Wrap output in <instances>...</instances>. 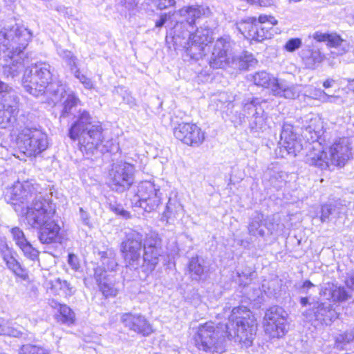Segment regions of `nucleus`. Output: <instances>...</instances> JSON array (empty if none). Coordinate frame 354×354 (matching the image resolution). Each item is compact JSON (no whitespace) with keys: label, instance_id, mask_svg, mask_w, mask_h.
<instances>
[{"label":"nucleus","instance_id":"nucleus-55","mask_svg":"<svg viewBox=\"0 0 354 354\" xmlns=\"http://www.w3.org/2000/svg\"><path fill=\"white\" fill-rule=\"evenodd\" d=\"M156 4L158 9L164 10L173 7L176 4L175 0H152Z\"/></svg>","mask_w":354,"mask_h":354},{"label":"nucleus","instance_id":"nucleus-37","mask_svg":"<svg viewBox=\"0 0 354 354\" xmlns=\"http://www.w3.org/2000/svg\"><path fill=\"white\" fill-rule=\"evenodd\" d=\"M143 250H160L161 249V240L158 235L154 232L147 234L145 240V243H142Z\"/></svg>","mask_w":354,"mask_h":354},{"label":"nucleus","instance_id":"nucleus-40","mask_svg":"<svg viewBox=\"0 0 354 354\" xmlns=\"http://www.w3.org/2000/svg\"><path fill=\"white\" fill-rule=\"evenodd\" d=\"M263 104H266V102L264 100H262L260 98H257V97L248 98V99H246L243 102V109L245 111H250L252 109H254L255 111H257L259 109H263V110L264 109H268L267 106H263Z\"/></svg>","mask_w":354,"mask_h":354},{"label":"nucleus","instance_id":"nucleus-23","mask_svg":"<svg viewBox=\"0 0 354 354\" xmlns=\"http://www.w3.org/2000/svg\"><path fill=\"white\" fill-rule=\"evenodd\" d=\"M161 253L160 250H151L150 248L148 250H144L139 269L146 274L151 273L159 263Z\"/></svg>","mask_w":354,"mask_h":354},{"label":"nucleus","instance_id":"nucleus-26","mask_svg":"<svg viewBox=\"0 0 354 354\" xmlns=\"http://www.w3.org/2000/svg\"><path fill=\"white\" fill-rule=\"evenodd\" d=\"M264 216L263 214L255 212L250 218L248 230L251 236H264L266 233L263 228Z\"/></svg>","mask_w":354,"mask_h":354},{"label":"nucleus","instance_id":"nucleus-20","mask_svg":"<svg viewBox=\"0 0 354 354\" xmlns=\"http://www.w3.org/2000/svg\"><path fill=\"white\" fill-rule=\"evenodd\" d=\"M337 313L333 308V305L328 303L317 302L312 309L306 312V317L313 320L315 319L322 324H330L337 318Z\"/></svg>","mask_w":354,"mask_h":354},{"label":"nucleus","instance_id":"nucleus-46","mask_svg":"<svg viewBox=\"0 0 354 354\" xmlns=\"http://www.w3.org/2000/svg\"><path fill=\"white\" fill-rule=\"evenodd\" d=\"M4 111H17L19 109V98L15 95H9L3 104Z\"/></svg>","mask_w":354,"mask_h":354},{"label":"nucleus","instance_id":"nucleus-57","mask_svg":"<svg viewBox=\"0 0 354 354\" xmlns=\"http://www.w3.org/2000/svg\"><path fill=\"white\" fill-rule=\"evenodd\" d=\"M176 217V214L174 212L171 203H169L166 206V209L163 213V218H165L167 223H169Z\"/></svg>","mask_w":354,"mask_h":354},{"label":"nucleus","instance_id":"nucleus-61","mask_svg":"<svg viewBox=\"0 0 354 354\" xmlns=\"http://www.w3.org/2000/svg\"><path fill=\"white\" fill-rule=\"evenodd\" d=\"M79 80L84 86L85 88L91 89L93 87V84L91 79L84 75H81Z\"/></svg>","mask_w":354,"mask_h":354},{"label":"nucleus","instance_id":"nucleus-53","mask_svg":"<svg viewBox=\"0 0 354 354\" xmlns=\"http://www.w3.org/2000/svg\"><path fill=\"white\" fill-rule=\"evenodd\" d=\"M240 1H245L252 6H258L260 7H271L274 5L273 0H239Z\"/></svg>","mask_w":354,"mask_h":354},{"label":"nucleus","instance_id":"nucleus-35","mask_svg":"<svg viewBox=\"0 0 354 354\" xmlns=\"http://www.w3.org/2000/svg\"><path fill=\"white\" fill-rule=\"evenodd\" d=\"M271 26L259 25L256 30H250V39L256 40L257 41H262L264 39L271 37L272 34L269 32L268 29H271Z\"/></svg>","mask_w":354,"mask_h":354},{"label":"nucleus","instance_id":"nucleus-25","mask_svg":"<svg viewBox=\"0 0 354 354\" xmlns=\"http://www.w3.org/2000/svg\"><path fill=\"white\" fill-rule=\"evenodd\" d=\"M323 295L328 299L334 301L343 302L351 297L350 292L344 287L337 286L334 284H327L323 290Z\"/></svg>","mask_w":354,"mask_h":354},{"label":"nucleus","instance_id":"nucleus-22","mask_svg":"<svg viewBox=\"0 0 354 354\" xmlns=\"http://www.w3.org/2000/svg\"><path fill=\"white\" fill-rule=\"evenodd\" d=\"M45 286L48 290L55 295L71 296L75 291L67 281L62 280L59 277L47 279Z\"/></svg>","mask_w":354,"mask_h":354},{"label":"nucleus","instance_id":"nucleus-24","mask_svg":"<svg viewBox=\"0 0 354 354\" xmlns=\"http://www.w3.org/2000/svg\"><path fill=\"white\" fill-rule=\"evenodd\" d=\"M257 63V60L253 55L245 51L239 55L234 53L228 66L241 71L248 69L249 67L254 66Z\"/></svg>","mask_w":354,"mask_h":354},{"label":"nucleus","instance_id":"nucleus-45","mask_svg":"<svg viewBox=\"0 0 354 354\" xmlns=\"http://www.w3.org/2000/svg\"><path fill=\"white\" fill-rule=\"evenodd\" d=\"M101 291L105 297L115 296L118 294V289L112 283H108L104 280L98 284Z\"/></svg>","mask_w":354,"mask_h":354},{"label":"nucleus","instance_id":"nucleus-28","mask_svg":"<svg viewBox=\"0 0 354 354\" xmlns=\"http://www.w3.org/2000/svg\"><path fill=\"white\" fill-rule=\"evenodd\" d=\"M252 80L257 86L268 88L272 86V89L275 88L276 84L278 83L277 80L270 76L266 71H260L252 75Z\"/></svg>","mask_w":354,"mask_h":354},{"label":"nucleus","instance_id":"nucleus-56","mask_svg":"<svg viewBox=\"0 0 354 354\" xmlns=\"http://www.w3.org/2000/svg\"><path fill=\"white\" fill-rule=\"evenodd\" d=\"M254 124L255 127H252V128L256 129L257 131L263 130L265 129L266 124L264 121V118L263 115H259L258 112H256L255 114H254Z\"/></svg>","mask_w":354,"mask_h":354},{"label":"nucleus","instance_id":"nucleus-17","mask_svg":"<svg viewBox=\"0 0 354 354\" xmlns=\"http://www.w3.org/2000/svg\"><path fill=\"white\" fill-rule=\"evenodd\" d=\"M176 139L192 147H198L205 140V133L194 123L182 122L174 129Z\"/></svg>","mask_w":354,"mask_h":354},{"label":"nucleus","instance_id":"nucleus-21","mask_svg":"<svg viewBox=\"0 0 354 354\" xmlns=\"http://www.w3.org/2000/svg\"><path fill=\"white\" fill-rule=\"evenodd\" d=\"M280 137L282 145L280 151L285 150L288 154L296 156L297 153L302 150L303 146L294 133L293 127L291 124H283Z\"/></svg>","mask_w":354,"mask_h":354},{"label":"nucleus","instance_id":"nucleus-59","mask_svg":"<svg viewBox=\"0 0 354 354\" xmlns=\"http://www.w3.org/2000/svg\"><path fill=\"white\" fill-rule=\"evenodd\" d=\"M94 277L98 284L100 283L103 281L106 280V270L102 268H97L95 270Z\"/></svg>","mask_w":354,"mask_h":354},{"label":"nucleus","instance_id":"nucleus-58","mask_svg":"<svg viewBox=\"0 0 354 354\" xmlns=\"http://www.w3.org/2000/svg\"><path fill=\"white\" fill-rule=\"evenodd\" d=\"M68 263L74 270H77L80 267L79 259L77 256L74 254H68Z\"/></svg>","mask_w":354,"mask_h":354},{"label":"nucleus","instance_id":"nucleus-8","mask_svg":"<svg viewBox=\"0 0 354 354\" xmlns=\"http://www.w3.org/2000/svg\"><path fill=\"white\" fill-rule=\"evenodd\" d=\"M225 330L212 322L200 324L194 336L195 346L205 352L221 353L224 351Z\"/></svg>","mask_w":354,"mask_h":354},{"label":"nucleus","instance_id":"nucleus-27","mask_svg":"<svg viewBox=\"0 0 354 354\" xmlns=\"http://www.w3.org/2000/svg\"><path fill=\"white\" fill-rule=\"evenodd\" d=\"M187 268L192 279L198 281L205 272V261L199 257H192L189 261Z\"/></svg>","mask_w":354,"mask_h":354},{"label":"nucleus","instance_id":"nucleus-39","mask_svg":"<svg viewBox=\"0 0 354 354\" xmlns=\"http://www.w3.org/2000/svg\"><path fill=\"white\" fill-rule=\"evenodd\" d=\"M273 91L275 92L277 95L283 96L286 98L293 99L297 95V92L295 88L286 87L279 82L276 84L275 88H273Z\"/></svg>","mask_w":354,"mask_h":354},{"label":"nucleus","instance_id":"nucleus-50","mask_svg":"<svg viewBox=\"0 0 354 354\" xmlns=\"http://www.w3.org/2000/svg\"><path fill=\"white\" fill-rule=\"evenodd\" d=\"M257 24L261 25V26H267L272 28L273 26L277 24V20L270 15H260L257 20Z\"/></svg>","mask_w":354,"mask_h":354},{"label":"nucleus","instance_id":"nucleus-14","mask_svg":"<svg viewBox=\"0 0 354 354\" xmlns=\"http://www.w3.org/2000/svg\"><path fill=\"white\" fill-rule=\"evenodd\" d=\"M234 44L228 37L218 38L214 43L209 58V66L213 68H224L229 66L234 54Z\"/></svg>","mask_w":354,"mask_h":354},{"label":"nucleus","instance_id":"nucleus-38","mask_svg":"<svg viewBox=\"0 0 354 354\" xmlns=\"http://www.w3.org/2000/svg\"><path fill=\"white\" fill-rule=\"evenodd\" d=\"M58 310L59 312V315L57 316L59 322L68 325L74 322L75 314L68 306L65 304L59 306Z\"/></svg>","mask_w":354,"mask_h":354},{"label":"nucleus","instance_id":"nucleus-52","mask_svg":"<svg viewBox=\"0 0 354 354\" xmlns=\"http://www.w3.org/2000/svg\"><path fill=\"white\" fill-rule=\"evenodd\" d=\"M301 40L299 38L289 39L285 45V49L288 52H294L301 46Z\"/></svg>","mask_w":354,"mask_h":354},{"label":"nucleus","instance_id":"nucleus-51","mask_svg":"<svg viewBox=\"0 0 354 354\" xmlns=\"http://www.w3.org/2000/svg\"><path fill=\"white\" fill-rule=\"evenodd\" d=\"M60 55L67 62L70 66L71 71L76 68V58L73 56V53L68 50H62Z\"/></svg>","mask_w":354,"mask_h":354},{"label":"nucleus","instance_id":"nucleus-30","mask_svg":"<svg viewBox=\"0 0 354 354\" xmlns=\"http://www.w3.org/2000/svg\"><path fill=\"white\" fill-rule=\"evenodd\" d=\"M317 41H326L327 45L331 47H337L344 41L341 37L336 34H328L322 32H315L313 36Z\"/></svg>","mask_w":354,"mask_h":354},{"label":"nucleus","instance_id":"nucleus-54","mask_svg":"<svg viewBox=\"0 0 354 354\" xmlns=\"http://www.w3.org/2000/svg\"><path fill=\"white\" fill-rule=\"evenodd\" d=\"M109 207L117 214H119L124 218H129V212L124 210L122 207V206L118 203H110Z\"/></svg>","mask_w":354,"mask_h":354},{"label":"nucleus","instance_id":"nucleus-3","mask_svg":"<svg viewBox=\"0 0 354 354\" xmlns=\"http://www.w3.org/2000/svg\"><path fill=\"white\" fill-rule=\"evenodd\" d=\"M55 205L52 202H37L28 210L26 223L32 228L39 229V240L41 243H60L61 227L54 220Z\"/></svg>","mask_w":354,"mask_h":354},{"label":"nucleus","instance_id":"nucleus-34","mask_svg":"<svg viewBox=\"0 0 354 354\" xmlns=\"http://www.w3.org/2000/svg\"><path fill=\"white\" fill-rule=\"evenodd\" d=\"M0 335H8L15 337H25L26 333L17 328L10 326L8 322L1 320L0 322Z\"/></svg>","mask_w":354,"mask_h":354},{"label":"nucleus","instance_id":"nucleus-64","mask_svg":"<svg viewBox=\"0 0 354 354\" xmlns=\"http://www.w3.org/2000/svg\"><path fill=\"white\" fill-rule=\"evenodd\" d=\"M167 20V15L162 14L160 16V19L156 22V26L157 28H161Z\"/></svg>","mask_w":354,"mask_h":354},{"label":"nucleus","instance_id":"nucleus-32","mask_svg":"<svg viewBox=\"0 0 354 354\" xmlns=\"http://www.w3.org/2000/svg\"><path fill=\"white\" fill-rule=\"evenodd\" d=\"M341 207L335 204H324L321 208L320 220L322 223L328 222L330 216L339 217Z\"/></svg>","mask_w":354,"mask_h":354},{"label":"nucleus","instance_id":"nucleus-60","mask_svg":"<svg viewBox=\"0 0 354 354\" xmlns=\"http://www.w3.org/2000/svg\"><path fill=\"white\" fill-rule=\"evenodd\" d=\"M80 218L83 224L86 226L91 227L89 214L86 212H85L82 207L80 208Z\"/></svg>","mask_w":354,"mask_h":354},{"label":"nucleus","instance_id":"nucleus-18","mask_svg":"<svg viewBox=\"0 0 354 354\" xmlns=\"http://www.w3.org/2000/svg\"><path fill=\"white\" fill-rule=\"evenodd\" d=\"M48 91L50 94L53 95V100L58 102L62 101L64 105L63 111H70L72 109H77L81 105V101L77 96L73 92L67 93L66 91V86L60 82L52 84Z\"/></svg>","mask_w":354,"mask_h":354},{"label":"nucleus","instance_id":"nucleus-44","mask_svg":"<svg viewBox=\"0 0 354 354\" xmlns=\"http://www.w3.org/2000/svg\"><path fill=\"white\" fill-rule=\"evenodd\" d=\"M19 354H49V353L41 347L26 344L21 346Z\"/></svg>","mask_w":354,"mask_h":354},{"label":"nucleus","instance_id":"nucleus-47","mask_svg":"<svg viewBox=\"0 0 354 354\" xmlns=\"http://www.w3.org/2000/svg\"><path fill=\"white\" fill-rule=\"evenodd\" d=\"M10 231L12 239L17 246H19L27 241L24 232L19 227H12Z\"/></svg>","mask_w":354,"mask_h":354},{"label":"nucleus","instance_id":"nucleus-5","mask_svg":"<svg viewBox=\"0 0 354 354\" xmlns=\"http://www.w3.org/2000/svg\"><path fill=\"white\" fill-rule=\"evenodd\" d=\"M39 184L32 180L22 183L17 182L8 189L5 199L14 205L15 210L26 218L28 210H30L37 202H52L44 198Z\"/></svg>","mask_w":354,"mask_h":354},{"label":"nucleus","instance_id":"nucleus-49","mask_svg":"<svg viewBox=\"0 0 354 354\" xmlns=\"http://www.w3.org/2000/svg\"><path fill=\"white\" fill-rule=\"evenodd\" d=\"M354 339V335L351 333L346 332L339 335L335 339V345L337 348H343L344 344L349 343Z\"/></svg>","mask_w":354,"mask_h":354},{"label":"nucleus","instance_id":"nucleus-42","mask_svg":"<svg viewBox=\"0 0 354 354\" xmlns=\"http://www.w3.org/2000/svg\"><path fill=\"white\" fill-rule=\"evenodd\" d=\"M15 112H0V128L5 129L16 122Z\"/></svg>","mask_w":354,"mask_h":354},{"label":"nucleus","instance_id":"nucleus-43","mask_svg":"<svg viewBox=\"0 0 354 354\" xmlns=\"http://www.w3.org/2000/svg\"><path fill=\"white\" fill-rule=\"evenodd\" d=\"M19 354H49V353L41 347L26 344L21 346Z\"/></svg>","mask_w":354,"mask_h":354},{"label":"nucleus","instance_id":"nucleus-48","mask_svg":"<svg viewBox=\"0 0 354 354\" xmlns=\"http://www.w3.org/2000/svg\"><path fill=\"white\" fill-rule=\"evenodd\" d=\"M263 227L268 230V234H273L277 232L279 227V224L275 222L274 218L272 217L264 218Z\"/></svg>","mask_w":354,"mask_h":354},{"label":"nucleus","instance_id":"nucleus-12","mask_svg":"<svg viewBox=\"0 0 354 354\" xmlns=\"http://www.w3.org/2000/svg\"><path fill=\"white\" fill-rule=\"evenodd\" d=\"M134 167L126 162H118L113 165L109 172L110 186L113 190L123 192L133 183Z\"/></svg>","mask_w":354,"mask_h":354},{"label":"nucleus","instance_id":"nucleus-41","mask_svg":"<svg viewBox=\"0 0 354 354\" xmlns=\"http://www.w3.org/2000/svg\"><path fill=\"white\" fill-rule=\"evenodd\" d=\"M18 247L27 258L32 261H35L38 258L39 252L34 248L28 241Z\"/></svg>","mask_w":354,"mask_h":354},{"label":"nucleus","instance_id":"nucleus-6","mask_svg":"<svg viewBox=\"0 0 354 354\" xmlns=\"http://www.w3.org/2000/svg\"><path fill=\"white\" fill-rule=\"evenodd\" d=\"M351 157V147L347 138L336 140L328 148V152L322 151L307 154L306 162L325 169L329 165L344 167Z\"/></svg>","mask_w":354,"mask_h":354},{"label":"nucleus","instance_id":"nucleus-11","mask_svg":"<svg viewBox=\"0 0 354 354\" xmlns=\"http://www.w3.org/2000/svg\"><path fill=\"white\" fill-rule=\"evenodd\" d=\"M180 16L185 17V21L178 22L174 27V39H185L189 35V29L193 28L196 21L203 17H208L211 11L208 7L203 6H192L179 10Z\"/></svg>","mask_w":354,"mask_h":354},{"label":"nucleus","instance_id":"nucleus-15","mask_svg":"<svg viewBox=\"0 0 354 354\" xmlns=\"http://www.w3.org/2000/svg\"><path fill=\"white\" fill-rule=\"evenodd\" d=\"M161 195L159 187L151 181L142 182L138 186L139 205L145 212H151L158 208L161 203Z\"/></svg>","mask_w":354,"mask_h":354},{"label":"nucleus","instance_id":"nucleus-10","mask_svg":"<svg viewBox=\"0 0 354 354\" xmlns=\"http://www.w3.org/2000/svg\"><path fill=\"white\" fill-rule=\"evenodd\" d=\"M143 236L137 231L127 233L126 239L121 243L120 251L126 266L131 269L138 270L141 261V250Z\"/></svg>","mask_w":354,"mask_h":354},{"label":"nucleus","instance_id":"nucleus-19","mask_svg":"<svg viewBox=\"0 0 354 354\" xmlns=\"http://www.w3.org/2000/svg\"><path fill=\"white\" fill-rule=\"evenodd\" d=\"M121 322L129 330L144 336H148L153 332L149 321L140 313H124L121 317Z\"/></svg>","mask_w":354,"mask_h":354},{"label":"nucleus","instance_id":"nucleus-7","mask_svg":"<svg viewBox=\"0 0 354 354\" xmlns=\"http://www.w3.org/2000/svg\"><path fill=\"white\" fill-rule=\"evenodd\" d=\"M51 79L50 66L46 62H39L26 68L22 85L27 92L34 96L42 95L46 91L50 94L48 88L53 84L50 82Z\"/></svg>","mask_w":354,"mask_h":354},{"label":"nucleus","instance_id":"nucleus-33","mask_svg":"<svg viewBox=\"0 0 354 354\" xmlns=\"http://www.w3.org/2000/svg\"><path fill=\"white\" fill-rule=\"evenodd\" d=\"M3 258L8 269L12 270L17 276L20 277L22 279L26 278V274L25 273L24 270L12 256L5 254Z\"/></svg>","mask_w":354,"mask_h":354},{"label":"nucleus","instance_id":"nucleus-16","mask_svg":"<svg viewBox=\"0 0 354 354\" xmlns=\"http://www.w3.org/2000/svg\"><path fill=\"white\" fill-rule=\"evenodd\" d=\"M189 35L180 42V45L186 48L187 53L192 57L201 56L205 46L212 41V32L209 28L200 27L196 32Z\"/></svg>","mask_w":354,"mask_h":354},{"label":"nucleus","instance_id":"nucleus-62","mask_svg":"<svg viewBox=\"0 0 354 354\" xmlns=\"http://www.w3.org/2000/svg\"><path fill=\"white\" fill-rule=\"evenodd\" d=\"M286 176V174L283 171H280L277 173L276 175L272 176L270 180L272 183H274V180H279L280 183L285 181V177Z\"/></svg>","mask_w":354,"mask_h":354},{"label":"nucleus","instance_id":"nucleus-29","mask_svg":"<svg viewBox=\"0 0 354 354\" xmlns=\"http://www.w3.org/2000/svg\"><path fill=\"white\" fill-rule=\"evenodd\" d=\"M103 268L106 270L113 271L118 266L115 259V253L113 250L108 249L106 251L99 252Z\"/></svg>","mask_w":354,"mask_h":354},{"label":"nucleus","instance_id":"nucleus-31","mask_svg":"<svg viewBox=\"0 0 354 354\" xmlns=\"http://www.w3.org/2000/svg\"><path fill=\"white\" fill-rule=\"evenodd\" d=\"M324 55L319 50H313L308 55L303 57V61L306 68L315 69L324 60Z\"/></svg>","mask_w":354,"mask_h":354},{"label":"nucleus","instance_id":"nucleus-4","mask_svg":"<svg viewBox=\"0 0 354 354\" xmlns=\"http://www.w3.org/2000/svg\"><path fill=\"white\" fill-rule=\"evenodd\" d=\"M256 320L246 307H236L232 310L225 326V334L229 339L250 346L257 331Z\"/></svg>","mask_w":354,"mask_h":354},{"label":"nucleus","instance_id":"nucleus-1","mask_svg":"<svg viewBox=\"0 0 354 354\" xmlns=\"http://www.w3.org/2000/svg\"><path fill=\"white\" fill-rule=\"evenodd\" d=\"M32 32L24 27L3 28L0 30V57L3 59V73L7 78L18 76L24 68L25 52Z\"/></svg>","mask_w":354,"mask_h":354},{"label":"nucleus","instance_id":"nucleus-36","mask_svg":"<svg viewBox=\"0 0 354 354\" xmlns=\"http://www.w3.org/2000/svg\"><path fill=\"white\" fill-rule=\"evenodd\" d=\"M257 26V19L255 17H252L239 23L237 24V29L245 37L250 38V30H256Z\"/></svg>","mask_w":354,"mask_h":354},{"label":"nucleus","instance_id":"nucleus-9","mask_svg":"<svg viewBox=\"0 0 354 354\" xmlns=\"http://www.w3.org/2000/svg\"><path fill=\"white\" fill-rule=\"evenodd\" d=\"M19 149L27 156H36L48 147L47 136L37 128L24 127L16 138Z\"/></svg>","mask_w":354,"mask_h":354},{"label":"nucleus","instance_id":"nucleus-63","mask_svg":"<svg viewBox=\"0 0 354 354\" xmlns=\"http://www.w3.org/2000/svg\"><path fill=\"white\" fill-rule=\"evenodd\" d=\"M346 286L354 290V270L349 274V277L346 281Z\"/></svg>","mask_w":354,"mask_h":354},{"label":"nucleus","instance_id":"nucleus-13","mask_svg":"<svg viewBox=\"0 0 354 354\" xmlns=\"http://www.w3.org/2000/svg\"><path fill=\"white\" fill-rule=\"evenodd\" d=\"M286 313L279 306H272L264 316L265 333L271 338H279L286 333Z\"/></svg>","mask_w":354,"mask_h":354},{"label":"nucleus","instance_id":"nucleus-2","mask_svg":"<svg viewBox=\"0 0 354 354\" xmlns=\"http://www.w3.org/2000/svg\"><path fill=\"white\" fill-rule=\"evenodd\" d=\"M77 119L71 125L68 136L71 139L78 141L80 150L87 156L94 155L97 151L104 153L109 149L104 142V129L100 121L91 118L88 112H79Z\"/></svg>","mask_w":354,"mask_h":354}]
</instances>
